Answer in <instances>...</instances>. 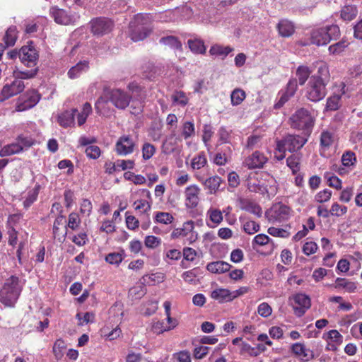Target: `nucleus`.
Listing matches in <instances>:
<instances>
[{
	"label": "nucleus",
	"mask_w": 362,
	"mask_h": 362,
	"mask_svg": "<svg viewBox=\"0 0 362 362\" xmlns=\"http://www.w3.org/2000/svg\"><path fill=\"white\" fill-rule=\"evenodd\" d=\"M245 92L241 88L234 89L230 94L231 104L233 106L238 105L245 99Z\"/></svg>",
	"instance_id": "obj_35"
},
{
	"label": "nucleus",
	"mask_w": 362,
	"mask_h": 362,
	"mask_svg": "<svg viewBox=\"0 0 362 362\" xmlns=\"http://www.w3.org/2000/svg\"><path fill=\"white\" fill-rule=\"evenodd\" d=\"M160 42L177 49H181L182 47L181 42L177 40V37L174 36H167L162 37L160 40Z\"/></svg>",
	"instance_id": "obj_44"
},
{
	"label": "nucleus",
	"mask_w": 362,
	"mask_h": 362,
	"mask_svg": "<svg viewBox=\"0 0 362 362\" xmlns=\"http://www.w3.org/2000/svg\"><path fill=\"white\" fill-rule=\"evenodd\" d=\"M161 244V239L154 235H148L145 238L144 245L146 247L154 249Z\"/></svg>",
	"instance_id": "obj_54"
},
{
	"label": "nucleus",
	"mask_w": 362,
	"mask_h": 362,
	"mask_svg": "<svg viewBox=\"0 0 362 362\" xmlns=\"http://www.w3.org/2000/svg\"><path fill=\"white\" fill-rule=\"evenodd\" d=\"M38 195V189L35 188L32 191L28 192L26 199L23 202L25 208H28L37 199Z\"/></svg>",
	"instance_id": "obj_63"
},
{
	"label": "nucleus",
	"mask_w": 362,
	"mask_h": 362,
	"mask_svg": "<svg viewBox=\"0 0 362 362\" xmlns=\"http://www.w3.org/2000/svg\"><path fill=\"white\" fill-rule=\"evenodd\" d=\"M200 188L196 185H191L185 190V206L188 209L197 206L199 202Z\"/></svg>",
	"instance_id": "obj_14"
},
{
	"label": "nucleus",
	"mask_w": 362,
	"mask_h": 362,
	"mask_svg": "<svg viewBox=\"0 0 362 362\" xmlns=\"http://www.w3.org/2000/svg\"><path fill=\"white\" fill-rule=\"evenodd\" d=\"M25 88L23 81L15 79L11 84L4 86L0 93V101L3 102L12 96L21 93Z\"/></svg>",
	"instance_id": "obj_13"
},
{
	"label": "nucleus",
	"mask_w": 362,
	"mask_h": 362,
	"mask_svg": "<svg viewBox=\"0 0 362 362\" xmlns=\"http://www.w3.org/2000/svg\"><path fill=\"white\" fill-rule=\"evenodd\" d=\"M330 215L339 216L347 212V207L340 206L338 203H334L329 210Z\"/></svg>",
	"instance_id": "obj_60"
},
{
	"label": "nucleus",
	"mask_w": 362,
	"mask_h": 362,
	"mask_svg": "<svg viewBox=\"0 0 362 362\" xmlns=\"http://www.w3.org/2000/svg\"><path fill=\"white\" fill-rule=\"evenodd\" d=\"M199 181H202L204 187L209 190L210 194L215 193L219 188L221 179L220 177L216 175L210 177L206 180L203 178H199Z\"/></svg>",
	"instance_id": "obj_24"
},
{
	"label": "nucleus",
	"mask_w": 362,
	"mask_h": 362,
	"mask_svg": "<svg viewBox=\"0 0 362 362\" xmlns=\"http://www.w3.org/2000/svg\"><path fill=\"white\" fill-rule=\"evenodd\" d=\"M240 208L243 211L255 215L257 217L262 216V209L261 206L254 201L247 199H242L240 200Z\"/></svg>",
	"instance_id": "obj_20"
},
{
	"label": "nucleus",
	"mask_w": 362,
	"mask_h": 362,
	"mask_svg": "<svg viewBox=\"0 0 362 362\" xmlns=\"http://www.w3.org/2000/svg\"><path fill=\"white\" fill-rule=\"evenodd\" d=\"M40 95L35 90H28L26 93L25 99L16 106V110L21 112L33 107L40 100Z\"/></svg>",
	"instance_id": "obj_16"
},
{
	"label": "nucleus",
	"mask_w": 362,
	"mask_h": 362,
	"mask_svg": "<svg viewBox=\"0 0 362 362\" xmlns=\"http://www.w3.org/2000/svg\"><path fill=\"white\" fill-rule=\"evenodd\" d=\"M107 93L110 101L117 109L124 110L129 106L132 96L124 90L117 88L110 90Z\"/></svg>",
	"instance_id": "obj_9"
},
{
	"label": "nucleus",
	"mask_w": 362,
	"mask_h": 362,
	"mask_svg": "<svg viewBox=\"0 0 362 362\" xmlns=\"http://www.w3.org/2000/svg\"><path fill=\"white\" fill-rule=\"evenodd\" d=\"M77 112V109H72L62 112L58 116V122L63 127H68L74 125V116Z\"/></svg>",
	"instance_id": "obj_23"
},
{
	"label": "nucleus",
	"mask_w": 362,
	"mask_h": 362,
	"mask_svg": "<svg viewBox=\"0 0 362 362\" xmlns=\"http://www.w3.org/2000/svg\"><path fill=\"white\" fill-rule=\"evenodd\" d=\"M323 82L310 78L306 89V97L312 102H318L322 100L327 95L326 86Z\"/></svg>",
	"instance_id": "obj_6"
},
{
	"label": "nucleus",
	"mask_w": 362,
	"mask_h": 362,
	"mask_svg": "<svg viewBox=\"0 0 362 362\" xmlns=\"http://www.w3.org/2000/svg\"><path fill=\"white\" fill-rule=\"evenodd\" d=\"M307 142V139L299 135H287L281 140L276 141V150L293 152L300 149Z\"/></svg>",
	"instance_id": "obj_5"
},
{
	"label": "nucleus",
	"mask_w": 362,
	"mask_h": 362,
	"mask_svg": "<svg viewBox=\"0 0 362 362\" xmlns=\"http://www.w3.org/2000/svg\"><path fill=\"white\" fill-rule=\"evenodd\" d=\"M17 40V30L16 28L11 26L6 30V35L4 37L6 47L13 46Z\"/></svg>",
	"instance_id": "obj_34"
},
{
	"label": "nucleus",
	"mask_w": 362,
	"mask_h": 362,
	"mask_svg": "<svg viewBox=\"0 0 362 362\" xmlns=\"http://www.w3.org/2000/svg\"><path fill=\"white\" fill-rule=\"evenodd\" d=\"M88 69V63L87 61L79 62L76 65L71 67L68 71V76L74 79L78 77L82 73Z\"/></svg>",
	"instance_id": "obj_28"
},
{
	"label": "nucleus",
	"mask_w": 362,
	"mask_h": 362,
	"mask_svg": "<svg viewBox=\"0 0 362 362\" xmlns=\"http://www.w3.org/2000/svg\"><path fill=\"white\" fill-rule=\"evenodd\" d=\"M155 221L160 223L170 224L173 221V216L167 212H158L155 216Z\"/></svg>",
	"instance_id": "obj_49"
},
{
	"label": "nucleus",
	"mask_w": 362,
	"mask_h": 362,
	"mask_svg": "<svg viewBox=\"0 0 362 362\" xmlns=\"http://www.w3.org/2000/svg\"><path fill=\"white\" fill-rule=\"evenodd\" d=\"M348 45L349 43L346 41L341 40L330 45L328 49L330 54H338L342 52Z\"/></svg>",
	"instance_id": "obj_48"
},
{
	"label": "nucleus",
	"mask_w": 362,
	"mask_h": 362,
	"mask_svg": "<svg viewBox=\"0 0 362 362\" xmlns=\"http://www.w3.org/2000/svg\"><path fill=\"white\" fill-rule=\"evenodd\" d=\"M269 234L274 237L286 238L289 237L290 232L284 228H278L276 227H269L267 230Z\"/></svg>",
	"instance_id": "obj_53"
},
{
	"label": "nucleus",
	"mask_w": 362,
	"mask_h": 362,
	"mask_svg": "<svg viewBox=\"0 0 362 362\" xmlns=\"http://www.w3.org/2000/svg\"><path fill=\"white\" fill-rule=\"evenodd\" d=\"M230 267L231 266L226 262L216 261L209 263L206 266V269L211 273L221 274L229 271Z\"/></svg>",
	"instance_id": "obj_25"
},
{
	"label": "nucleus",
	"mask_w": 362,
	"mask_h": 362,
	"mask_svg": "<svg viewBox=\"0 0 362 362\" xmlns=\"http://www.w3.org/2000/svg\"><path fill=\"white\" fill-rule=\"evenodd\" d=\"M207 163V159L204 152L199 153L194 156L191 162V167L193 170H199Z\"/></svg>",
	"instance_id": "obj_36"
},
{
	"label": "nucleus",
	"mask_w": 362,
	"mask_h": 362,
	"mask_svg": "<svg viewBox=\"0 0 362 362\" xmlns=\"http://www.w3.org/2000/svg\"><path fill=\"white\" fill-rule=\"evenodd\" d=\"M173 103L181 106H185L188 103V98L182 91H175L172 95Z\"/></svg>",
	"instance_id": "obj_45"
},
{
	"label": "nucleus",
	"mask_w": 362,
	"mask_h": 362,
	"mask_svg": "<svg viewBox=\"0 0 362 362\" xmlns=\"http://www.w3.org/2000/svg\"><path fill=\"white\" fill-rule=\"evenodd\" d=\"M358 9L354 5L344 6L341 10V18L346 21H351L356 17Z\"/></svg>",
	"instance_id": "obj_30"
},
{
	"label": "nucleus",
	"mask_w": 362,
	"mask_h": 362,
	"mask_svg": "<svg viewBox=\"0 0 362 362\" xmlns=\"http://www.w3.org/2000/svg\"><path fill=\"white\" fill-rule=\"evenodd\" d=\"M19 58L24 65L32 67L37 64L38 54L34 47L29 45L21 48L19 50Z\"/></svg>",
	"instance_id": "obj_11"
},
{
	"label": "nucleus",
	"mask_w": 362,
	"mask_h": 362,
	"mask_svg": "<svg viewBox=\"0 0 362 362\" xmlns=\"http://www.w3.org/2000/svg\"><path fill=\"white\" fill-rule=\"evenodd\" d=\"M291 209L281 203H276L266 211L265 216L268 221L272 224L287 221L291 216Z\"/></svg>",
	"instance_id": "obj_4"
},
{
	"label": "nucleus",
	"mask_w": 362,
	"mask_h": 362,
	"mask_svg": "<svg viewBox=\"0 0 362 362\" xmlns=\"http://www.w3.org/2000/svg\"><path fill=\"white\" fill-rule=\"evenodd\" d=\"M334 142V136L329 132H323L321 134L320 144L322 147L327 148Z\"/></svg>",
	"instance_id": "obj_52"
},
{
	"label": "nucleus",
	"mask_w": 362,
	"mask_h": 362,
	"mask_svg": "<svg viewBox=\"0 0 362 362\" xmlns=\"http://www.w3.org/2000/svg\"><path fill=\"white\" fill-rule=\"evenodd\" d=\"M257 313L260 316L267 317L272 315V309L267 303H262L257 307Z\"/></svg>",
	"instance_id": "obj_59"
},
{
	"label": "nucleus",
	"mask_w": 362,
	"mask_h": 362,
	"mask_svg": "<svg viewBox=\"0 0 362 362\" xmlns=\"http://www.w3.org/2000/svg\"><path fill=\"white\" fill-rule=\"evenodd\" d=\"M23 151V146L20 143H12L4 146L0 151V156H9L16 153H19Z\"/></svg>",
	"instance_id": "obj_27"
},
{
	"label": "nucleus",
	"mask_w": 362,
	"mask_h": 362,
	"mask_svg": "<svg viewBox=\"0 0 362 362\" xmlns=\"http://www.w3.org/2000/svg\"><path fill=\"white\" fill-rule=\"evenodd\" d=\"M187 43L192 52L196 54H204L206 52V47L202 40L199 39L189 40Z\"/></svg>",
	"instance_id": "obj_33"
},
{
	"label": "nucleus",
	"mask_w": 362,
	"mask_h": 362,
	"mask_svg": "<svg viewBox=\"0 0 362 362\" xmlns=\"http://www.w3.org/2000/svg\"><path fill=\"white\" fill-rule=\"evenodd\" d=\"M291 126L299 129H309L313 125V118L308 110L300 108L290 118Z\"/></svg>",
	"instance_id": "obj_7"
},
{
	"label": "nucleus",
	"mask_w": 362,
	"mask_h": 362,
	"mask_svg": "<svg viewBox=\"0 0 362 362\" xmlns=\"http://www.w3.org/2000/svg\"><path fill=\"white\" fill-rule=\"evenodd\" d=\"M195 134V127L192 122H185L182 124L181 136L187 140Z\"/></svg>",
	"instance_id": "obj_37"
},
{
	"label": "nucleus",
	"mask_w": 362,
	"mask_h": 362,
	"mask_svg": "<svg viewBox=\"0 0 362 362\" xmlns=\"http://www.w3.org/2000/svg\"><path fill=\"white\" fill-rule=\"evenodd\" d=\"M206 216L215 224H219L223 221V213L218 209L210 208L206 213Z\"/></svg>",
	"instance_id": "obj_42"
},
{
	"label": "nucleus",
	"mask_w": 362,
	"mask_h": 362,
	"mask_svg": "<svg viewBox=\"0 0 362 362\" xmlns=\"http://www.w3.org/2000/svg\"><path fill=\"white\" fill-rule=\"evenodd\" d=\"M291 305L294 310L295 314L301 317L311 305L310 299L308 296L304 293H297L290 298Z\"/></svg>",
	"instance_id": "obj_10"
},
{
	"label": "nucleus",
	"mask_w": 362,
	"mask_h": 362,
	"mask_svg": "<svg viewBox=\"0 0 362 362\" xmlns=\"http://www.w3.org/2000/svg\"><path fill=\"white\" fill-rule=\"evenodd\" d=\"M356 157L354 152L348 151L343 153L341 156V163L345 167H351L355 165Z\"/></svg>",
	"instance_id": "obj_43"
},
{
	"label": "nucleus",
	"mask_w": 362,
	"mask_h": 362,
	"mask_svg": "<svg viewBox=\"0 0 362 362\" xmlns=\"http://www.w3.org/2000/svg\"><path fill=\"white\" fill-rule=\"evenodd\" d=\"M49 12L54 22L59 25H75L80 18V15L78 12L60 8L57 6H52Z\"/></svg>",
	"instance_id": "obj_3"
},
{
	"label": "nucleus",
	"mask_w": 362,
	"mask_h": 362,
	"mask_svg": "<svg viewBox=\"0 0 362 362\" xmlns=\"http://www.w3.org/2000/svg\"><path fill=\"white\" fill-rule=\"evenodd\" d=\"M81 223V219L78 214L72 212L69 215V221L67 225L64 227H69L71 230H76Z\"/></svg>",
	"instance_id": "obj_46"
},
{
	"label": "nucleus",
	"mask_w": 362,
	"mask_h": 362,
	"mask_svg": "<svg viewBox=\"0 0 362 362\" xmlns=\"http://www.w3.org/2000/svg\"><path fill=\"white\" fill-rule=\"evenodd\" d=\"M233 50V49L229 46L223 47L220 45H214L211 47L209 53L213 56H221L225 57Z\"/></svg>",
	"instance_id": "obj_32"
},
{
	"label": "nucleus",
	"mask_w": 362,
	"mask_h": 362,
	"mask_svg": "<svg viewBox=\"0 0 362 362\" xmlns=\"http://www.w3.org/2000/svg\"><path fill=\"white\" fill-rule=\"evenodd\" d=\"M37 70L38 69L37 68L27 71L15 70L13 71V74L15 79L22 81L23 79H30L34 78L37 73Z\"/></svg>",
	"instance_id": "obj_38"
},
{
	"label": "nucleus",
	"mask_w": 362,
	"mask_h": 362,
	"mask_svg": "<svg viewBox=\"0 0 362 362\" xmlns=\"http://www.w3.org/2000/svg\"><path fill=\"white\" fill-rule=\"evenodd\" d=\"M345 84L341 83L337 91H334V93L327 98L326 110L329 111L337 110L341 107V99L342 95L345 94Z\"/></svg>",
	"instance_id": "obj_15"
},
{
	"label": "nucleus",
	"mask_w": 362,
	"mask_h": 362,
	"mask_svg": "<svg viewBox=\"0 0 362 362\" xmlns=\"http://www.w3.org/2000/svg\"><path fill=\"white\" fill-rule=\"evenodd\" d=\"M86 156L92 159H96L100 156V149L97 146H88L85 149Z\"/></svg>",
	"instance_id": "obj_64"
},
{
	"label": "nucleus",
	"mask_w": 362,
	"mask_h": 362,
	"mask_svg": "<svg viewBox=\"0 0 362 362\" xmlns=\"http://www.w3.org/2000/svg\"><path fill=\"white\" fill-rule=\"evenodd\" d=\"M110 101L108 93L101 95L95 103V109L96 112L104 117H110L112 115L113 110H112L108 105Z\"/></svg>",
	"instance_id": "obj_17"
},
{
	"label": "nucleus",
	"mask_w": 362,
	"mask_h": 362,
	"mask_svg": "<svg viewBox=\"0 0 362 362\" xmlns=\"http://www.w3.org/2000/svg\"><path fill=\"white\" fill-rule=\"evenodd\" d=\"M22 218L23 215L21 214H14L10 215L8 217V220L6 221V229L16 228Z\"/></svg>",
	"instance_id": "obj_51"
},
{
	"label": "nucleus",
	"mask_w": 362,
	"mask_h": 362,
	"mask_svg": "<svg viewBox=\"0 0 362 362\" xmlns=\"http://www.w3.org/2000/svg\"><path fill=\"white\" fill-rule=\"evenodd\" d=\"M66 223V218L63 215H59L53 224V233L54 236L60 234V226H64Z\"/></svg>",
	"instance_id": "obj_62"
},
{
	"label": "nucleus",
	"mask_w": 362,
	"mask_h": 362,
	"mask_svg": "<svg viewBox=\"0 0 362 362\" xmlns=\"http://www.w3.org/2000/svg\"><path fill=\"white\" fill-rule=\"evenodd\" d=\"M173 358H175L178 362H191L192 357L191 354L189 351L184 350L173 354Z\"/></svg>",
	"instance_id": "obj_58"
},
{
	"label": "nucleus",
	"mask_w": 362,
	"mask_h": 362,
	"mask_svg": "<svg viewBox=\"0 0 362 362\" xmlns=\"http://www.w3.org/2000/svg\"><path fill=\"white\" fill-rule=\"evenodd\" d=\"M325 28L314 29L310 33L311 43L317 46H322L329 42V37L327 35Z\"/></svg>",
	"instance_id": "obj_19"
},
{
	"label": "nucleus",
	"mask_w": 362,
	"mask_h": 362,
	"mask_svg": "<svg viewBox=\"0 0 362 362\" xmlns=\"http://www.w3.org/2000/svg\"><path fill=\"white\" fill-rule=\"evenodd\" d=\"M259 228V225L254 221H247L243 225L244 231L250 235L258 232Z\"/></svg>",
	"instance_id": "obj_55"
},
{
	"label": "nucleus",
	"mask_w": 362,
	"mask_h": 362,
	"mask_svg": "<svg viewBox=\"0 0 362 362\" xmlns=\"http://www.w3.org/2000/svg\"><path fill=\"white\" fill-rule=\"evenodd\" d=\"M292 352L297 356L307 358V349L305 345L301 343H295L291 346Z\"/></svg>",
	"instance_id": "obj_50"
},
{
	"label": "nucleus",
	"mask_w": 362,
	"mask_h": 362,
	"mask_svg": "<svg viewBox=\"0 0 362 362\" xmlns=\"http://www.w3.org/2000/svg\"><path fill=\"white\" fill-rule=\"evenodd\" d=\"M92 112V107L89 103H86L82 107V110L78 113L77 117V122L79 126L83 125L88 117V116Z\"/></svg>",
	"instance_id": "obj_39"
},
{
	"label": "nucleus",
	"mask_w": 362,
	"mask_h": 362,
	"mask_svg": "<svg viewBox=\"0 0 362 362\" xmlns=\"http://www.w3.org/2000/svg\"><path fill=\"white\" fill-rule=\"evenodd\" d=\"M317 71L310 78H315L320 82L328 83L329 81V72L327 64L322 62H317Z\"/></svg>",
	"instance_id": "obj_21"
},
{
	"label": "nucleus",
	"mask_w": 362,
	"mask_h": 362,
	"mask_svg": "<svg viewBox=\"0 0 362 362\" xmlns=\"http://www.w3.org/2000/svg\"><path fill=\"white\" fill-rule=\"evenodd\" d=\"M123 255L119 252H112L105 257V261L111 264L118 265L123 260Z\"/></svg>",
	"instance_id": "obj_56"
},
{
	"label": "nucleus",
	"mask_w": 362,
	"mask_h": 362,
	"mask_svg": "<svg viewBox=\"0 0 362 362\" xmlns=\"http://www.w3.org/2000/svg\"><path fill=\"white\" fill-rule=\"evenodd\" d=\"M267 161V158L262 153L255 151L245 159V164L250 169L260 168Z\"/></svg>",
	"instance_id": "obj_18"
},
{
	"label": "nucleus",
	"mask_w": 362,
	"mask_h": 362,
	"mask_svg": "<svg viewBox=\"0 0 362 362\" xmlns=\"http://www.w3.org/2000/svg\"><path fill=\"white\" fill-rule=\"evenodd\" d=\"M277 28L280 35L284 37H290L294 33V26L288 20H281L278 23Z\"/></svg>",
	"instance_id": "obj_26"
},
{
	"label": "nucleus",
	"mask_w": 362,
	"mask_h": 362,
	"mask_svg": "<svg viewBox=\"0 0 362 362\" xmlns=\"http://www.w3.org/2000/svg\"><path fill=\"white\" fill-rule=\"evenodd\" d=\"M310 74L311 71H310L308 66H298V68L296 70V76H298V82L300 86L305 84Z\"/></svg>",
	"instance_id": "obj_40"
},
{
	"label": "nucleus",
	"mask_w": 362,
	"mask_h": 362,
	"mask_svg": "<svg viewBox=\"0 0 362 362\" xmlns=\"http://www.w3.org/2000/svg\"><path fill=\"white\" fill-rule=\"evenodd\" d=\"M146 293V288L144 284H137L129 291V298L132 300L141 299Z\"/></svg>",
	"instance_id": "obj_31"
},
{
	"label": "nucleus",
	"mask_w": 362,
	"mask_h": 362,
	"mask_svg": "<svg viewBox=\"0 0 362 362\" xmlns=\"http://www.w3.org/2000/svg\"><path fill=\"white\" fill-rule=\"evenodd\" d=\"M135 141L130 135H123L115 144V151L119 156H127L134 152Z\"/></svg>",
	"instance_id": "obj_12"
},
{
	"label": "nucleus",
	"mask_w": 362,
	"mask_h": 362,
	"mask_svg": "<svg viewBox=\"0 0 362 362\" xmlns=\"http://www.w3.org/2000/svg\"><path fill=\"white\" fill-rule=\"evenodd\" d=\"M23 288L18 277L11 276L7 279L0 291V301L6 306L12 307L16 303Z\"/></svg>",
	"instance_id": "obj_2"
},
{
	"label": "nucleus",
	"mask_w": 362,
	"mask_h": 362,
	"mask_svg": "<svg viewBox=\"0 0 362 362\" xmlns=\"http://www.w3.org/2000/svg\"><path fill=\"white\" fill-rule=\"evenodd\" d=\"M336 289H344L348 293H354L357 289V283L345 278H337L333 285Z\"/></svg>",
	"instance_id": "obj_22"
},
{
	"label": "nucleus",
	"mask_w": 362,
	"mask_h": 362,
	"mask_svg": "<svg viewBox=\"0 0 362 362\" xmlns=\"http://www.w3.org/2000/svg\"><path fill=\"white\" fill-rule=\"evenodd\" d=\"M90 31L95 36H103L110 33L114 27V23L105 17L93 18L90 22Z\"/></svg>",
	"instance_id": "obj_8"
},
{
	"label": "nucleus",
	"mask_w": 362,
	"mask_h": 362,
	"mask_svg": "<svg viewBox=\"0 0 362 362\" xmlns=\"http://www.w3.org/2000/svg\"><path fill=\"white\" fill-rule=\"evenodd\" d=\"M151 16L149 14L139 13L129 23V37L138 42L144 40L151 32Z\"/></svg>",
	"instance_id": "obj_1"
},
{
	"label": "nucleus",
	"mask_w": 362,
	"mask_h": 362,
	"mask_svg": "<svg viewBox=\"0 0 362 362\" xmlns=\"http://www.w3.org/2000/svg\"><path fill=\"white\" fill-rule=\"evenodd\" d=\"M211 297L218 300L220 303L232 300L231 292L226 288H218L213 291L211 293Z\"/></svg>",
	"instance_id": "obj_29"
},
{
	"label": "nucleus",
	"mask_w": 362,
	"mask_h": 362,
	"mask_svg": "<svg viewBox=\"0 0 362 362\" xmlns=\"http://www.w3.org/2000/svg\"><path fill=\"white\" fill-rule=\"evenodd\" d=\"M134 161L132 160H117L113 164V168L116 170H125L127 169H132L134 168Z\"/></svg>",
	"instance_id": "obj_47"
},
{
	"label": "nucleus",
	"mask_w": 362,
	"mask_h": 362,
	"mask_svg": "<svg viewBox=\"0 0 362 362\" xmlns=\"http://www.w3.org/2000/svg\"><path fill=\"white\" fill-rule=\"evenodd\" d=\"M288 167L293 174H297L300 171V157L297 155H291L286 159Z\"/></svg>",
	"instance_id": "obj_41"
},
{
	"label": "nucleus",
	"mask_w": 362,
	"mask_h": 362,
	"mask_svg": "<svg viewBox=\"0 0 362 362\" xmlns=\"http://www.w3.org/2000/svg\"><path fill=\"white\" fill-rule=\"evenodd\" d=\"M327 35L329 37V42L333 39H337L340 35V30L338 25H331L324 27Z\"/></svg>",
	"instance_id": "obj_57"
},
{
	"label": "nucleus",
	"mask_w": 362,
	"mask_h": 362,
	"mask_svg": "<svg viewBox=\"0 0 362 362\" xmlns=\"http://www.w3.org/2000/svg\"><path fill=\"white\" fill-rule=\"evenodd\" d=\"M156 148L155 147L149 144L146 143L144 144L142 148V153H143V158L144 160H148L150 159L153 154L155 153Z\"/></svg>",
	"instance_id": "obj_61"
}]
</instances>
